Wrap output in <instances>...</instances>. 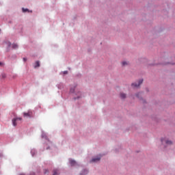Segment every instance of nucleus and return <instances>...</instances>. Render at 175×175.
<instances>
[{"mask_svg":"<svg viewBox=\"0 0 175 175\" xmlns=\"http://www.w3.org/2000/svg\"><path fill=\"white\" fill-rule=\"evenodd\" d=\"M161 143L163 144H167V146H170L171 144H173V142H172V141H169L167 139H166V138H162L161 139Z\"/></svg>","mask_w":175,"mask_h":175,"instance_id":"f257e3e1","label":"nucleus"},{"mask_svg":"<svg viewBox=\"0 0 175 175\" xmlns=\"http://www.w3.org/2000/svg\"><path fill=\"white\" fill-rule=\"evenodd\" d=\"M21 120H23L21 118H15L12 119V124L14 126H17V121H21Z\"/></svg>","mask_w":175,"mask_h":175,"instance_id":"f03ea898","label":"nucleus"},{"mask_svg":"<svg viewBox=\"0 0 175 175\" xmlns=\"http://www.w3.org/2000/svg\"><path fill=\"white\" fill-rule=\"evenodd\" d=\"M143 83V79H139V81H138V83H132V87H133L134 88H136L137 87H139L140 86V84H142Z\"/></svg>","mask_w":175,"mask_h":175,"instance_id":"7ed1b4c3","label":"nucleus"},{"mask_svg":"<svg viewBox=\"0 0 175 175\" xmlns=\"http://www.w3.org/2000/svg\"><path fill=\"white\" fill-rule=\"evenodd\" d=\"M23 117H29V118H31V117H32V111H28V112H24Z\"/></svg>","mask_w":175,"mask_h":175,"instance_id":"20e7f679","label":"nucleus"},{"mask_svg":"<svg viewBox=\"0 0 175 175\" xmlns=\"http://www.w3.org/2000/svg\"><path fill=\"white\" fill-rule=\"evenodd\" d=\"M98 161H100V156H97L95 158H93L90 162H98Z\"/></svg>","mask_w":175,"mask_h":175,"instance_id":"39448f33","label":"nucleus"},{"mask_svg":"<svg viewBox=\"0 0 175 175\" xmlns=\"http://www.w3.org/2000/svg\"><path fill=\"white\" fill-rule=\"evenodd\" d=\"M70 164L71 165V166H75V165H77V163L75 160H70Z\"/></svg>","mask_w":175,"mask_h":175,"instance_id":"423d86ee","label":"nucleus"},{"mask_svg":"<svg viewBox=\"0 0 175 175\" xmlns=\"http://www.w3.org/2000/svg\"><path fill=\"white\" fill-rule=\"evenodd\" d=\"M80 174H81V175H86V174H88V170H83L81 172Z\"/></svg>","mask_w":175,"mask_h":175,"instance_id":"0eeeda50","label":"nucleus"},{"mask_svg":"<svg viewBox=\"0 0 175 175\" xmlns=\"http://www.w3.org/2000/svg\"><path fill=\"white\" fill-rule=\"evenodd\" d=\"M120 98L121 99H125L126 98V94L124 93H120Z\"/></svg>","mask_w":175,"mask_h":175,"instance_id":"6e6552de","label":"nucleus"},{"mask_svg":"<svg viewBox=\"0 0 175 175\" xmlns=\"http://www.w3.org/2000/svg\"><path fill=\"white\" fill-rule=\"evenodd\" d=\"M39 66H40V63L39 62V61L36 62V64L34 66V68H39Z\"/></svg>","mask_w":175,"mask_h":175,"instance_id":"1a4fd4ad","label":"nucleus"},{"mask_svg":"<svg viewBox=\"0 0 175 175\" xmlns=\"http://www.w3.org/2000/svg\"><path fill=\"white\" fill-rule=\"evenodd\" d=\"M22 10L23 13H25L26 12H29V10H28L27 8H23Z\"/></svg>","mask_w":175,"mask_h":175,"instance_id":"9d476101","label":"nucleus"},{"mask_svg":"<svg viewBox=\"0 0 175 175\" xmlns=\"http://www.w3.org/2000/svg\"><path fill=\"white\" fill-rule=\"evenodd\" d=\"M122 65L123 66H125V65H128V62H122Z\"/></svg>","mask_w":175,"mask_h":175,"instance_id":"9b49d317","label":"nucleus"},{"mask_svg":"<svg viewBox=\"0 0 175 175\" xmlns=\"http://www.w3.org/2000/svg\"><path fill=\"white\" fill-rule=\"evenodd\" d=\"M18 46L16 44H12V49H17Z\"/></svg>","mask_w":175,"mask_h":175,"instance_id":"f8f14e48","label":"nucleus"},{"mask_svg":"<svg viewBox=\"0 0 175 175\" xmlns=\"http://www.w3.org/2000/svg\"><path fill=\"white\" fill-rule=\"evenodd\" d=\"M7 44H8V47H10V46H12V44L10 42H8Z\"/></svg>","mask_w":175,"mask_h":175,"instance_id":"ddd939ff","label":"nucleus"},{"mask_svg":"<svg viewBox=\"0 0 175 175\" xmlns=\"http://www.w3.org/2000/svg\"><path fill=\"white\" fill-rule=\"evenodd\" d=\"M23 61H24V62H27V58L24 57Z\"/></svg>","mask_w":175,"mask_h":175,"instance_id":"4468645a","label":"nucleus"},{"mask_svg":"<svg viewBox=\"0 0 175 175\" xmlns=\"http://www.w3.org/2000/svg\"><path fill=\"white\" fill-rule=\"evenodd\" d=\"M64 75H68V71H64Z\"/></svg>","mask_w":175,"mask_h":175,"instance_id":"2eb2a0df","label":"nucleus"},{"mask_svg":"<svg viewBox=\"0 0 175 175\" xmlns=\"http://www.w3.org/2000/svg\"><path fill=\"white\" fill-rule=\"evenodd\" d=\"M70 92H75V90L74 89H70Z\"/></svg>","mask_w":175,"mask_h":175,"instance_id":"dca6fc26","label":"nucleus"},{"mask_svg":"<svg viewBox=\"0 0 175 175\" xmlns=\"http://www.w3.org/2000/svg\"><path fill=\"white\" fill-rule=\"evenodd\" d=\"M3 65V64L2 62H0V66Z\"/></svg>","mask_w":175,"mask_h":175,"instance_id":"f3484780","label":"nucleus"},{"mask_svg":"<svg viewBox=\"0 0 175 175\" xmlns=\"http://www.w3.org/2000/svg\"><path fill=\"white\" fill-rule=\"evenodd\" d=\"M20 175H25V174H20Z\"/></svg>","mask_w":175,"mask_h":175,"instance_id":"a211bd4d","label":"nucleus"}]
</instances>
